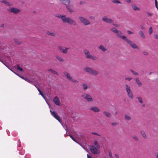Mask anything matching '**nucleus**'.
<instances>
[{"instance_id":"1","label":"nucleus","mask_w":158,"mask_h":158,"mask_svg":"<svg viewBox=\"0 0 158 158\" xmlns=\"http://www.w3.org/2000/svg\"><path fill=\"white\" fill-rule=\"evenodd\" d=\"M57 17L61 19L62 21L64 23H67L70 25H75L76 23L75 21L69 17H67L64 15H60Z\"/></svg>"},{"instance_id":"2","label":"nucleus","mask_w":158,"mask_h":158,"mask_svg":"<svg viewBox=\"0 0 158 158\" xmlns=\"http://www.w3.org/2000/svg\"><path fill=\"white\" fill-rule=\"evenodd\" d=\"M63 74L66 77V78L69 81L75 83H78V81L74 79H73L72 77L71 76L70 74L68 72L66 71L64 72H63Z\"/></svg>"},{"instance_id":"3","label":"nucleus","mask_w":158,"mask_h":158,"mask_svg":"<svg viewBox=\"0 0 158 158\" xmlns=\"http://www.w3.org/2000/svg\"><path fill=\"white\" fill-rule=\"evenodd\" d=\"M78 19L85 26L91 24L89 20L82 16L79 17Z\"/></svg>"},{"instance_id":"4","label":"nucleus","mask_w":158,"mask_h":158,"mask_svg":"<svg viewBox=\"0 0 158 158\" xmlns=\"http://www.w3.org/2000/svg\"><path fill=\"white\" fill-rule=\"evenodd\" d=\"M125 86L126 90L127 93V94L128 96L131 99H133L134 97L132 92L131 91L130 86L127 84H126Z\"/></svg>"},{"instance_id":"5","label":"nucleus","mask_w":158,"mask_h":158,"mask_svg":"<svg viewBox=\"0 0 158 158\" xmlns=\"http://www.w3.org/2000/svg\"><path fill=\"white\" fill-rule=\"evenodd\" d=\"M125 86L126 90L127 93V94L128 96L131 99H133L134 97L132 92L131 91L130 86L127 84H126Z\"/></svg>"},{"instance_id":"6","label":"nucleus","mask_w":158,"mask_h":158,"mask_svg":"<svg viewBox=\"0 0 158 158\" xmlns=\"http://www.w3.org/2000/svg\"><path fill=\"white\" fill-rule=\"evenodd\" d=\"M84 53L85 54L86 57L88 59H91L94 60H95L97 59V57L92 55H90L89 51L87 49H85L84 51Z\"/></svg>"},{"instance_id":"7","label":"nucleus","mask_w":158,"mask_h":158,"mask_svg":"<svg viewBox=\"0 0 158 158\" xmlns=\"http://www.w3.org/2000/svg\"><path fill=\"white\" fill-rule=\"evenodd\" d=\"M7 10L9 12L15 14H18L21 12V10L19 9L14 7H11L8 9Z\"/></svg>"},{"instance_id":"8","label":"nucleus","mask_w":158,"mask_h":158,"mask_svg":"<svg viewBox=\"0 0 158 158\" xmlns=\"http://www.w3.org/2000/svg\"><path fill=\"white\" fill-rule=\"evenodd\" d=\"M127 44H129L134 49H139V47L133 42H132L128 38L125 41Z\"/></svg>"},{"instance_id":"9","label":"nucleus","mask_w":158,"mask_h":158,"mask_svg":"<svg viewBox=\"0 0 158 158\" xmlns=\"http://www.w3.org/2000/svg\"><path fill=\"white\" fill-rule=\"evenodd\" d=\"M98 148L94 146H91L90 149L91 152L94 154H99L100 153V151L97 149Z\"/></svg>"},{"instance_id":"10","label":"nucleus","mask_w":158,"mask_h":158,"mask_svg":"<svg viewBox=\"0 0 158 158\" xmlns=\"http://www.w3.org/2000/svg\"><path fill=\"white\" fill-rule=\"evenodd\" d=\"M81 97L88 102H93V99L92 98L90 95L89 94H85L82 95Z\"/></svg>"},{"instance_id":"11","label":"nucleus","mask_w":158,"mask_h":158,"mask_svg":"<svg viewBox=\"0 0 158 158\" xmlns=\"http://www.w3.org/2000/svg\"><path fill=\"white\" fill-rule=\"evenodd\" d=\"M50 112L51 113V114L60 123L61 120L60 119L59 116L57 115V113L54 111H52L51 110H50Z\"/></svg>"},{"instance_id":"12","label":"nucleus","mask_w":158,"mask_h":158,"mask_svg":"<svg viewBox=\"0 0 158 158\" xmlns=\"http://www.w3.org/2000/svg\"><path fill=\"white\" fill-rule=\"evenodd\" d=\"M102 20L107 23H111L113 22V21L112 19H109L107 16L103 17L102 19Z\"/></svg>"},{"instance_id":"13","label":"nucleus","mask_w":158,"mask_h":158,"mask_svg":"<svg viewBox=\"0 0 158 158\" xmlns=\"http://www.w3.org/2000/svg\"><path fill=\"white\" fill-rule=\"evenodd\" d=\"M116 36L124 40L125 41L127 39V38L124 35H121L122 33L120 31H118V32H116Z\"/></svg>"},{"instance_id":"14","label":"nucleus","mask_w":158,"mask_h":158,"mask_svg":"<svg viewBox=\"0 0 158 158\" xmlns=\"http://www.w3.org/2000/svg\"><path fill=\"white\" fill-rule=\"evenodd\" d=\"M59 49L63 54H66L67 53L69 49V48H65L64 49L62 47L59 46L58 47Z\"/></svg>"},{"instance_id":"15","label":"nucleus","mask_w":158,"mask_h":158,"mask_svg":"<svg viewBox=\"0 0 158 158\" xmlns=\"http://www.w3.org/2000/svg\"><path fill=\"white\" fill-rule=\"evenodd\" d=\"M53 101L54 103L57 105L60 106V103L59 98L57 97H55L53 99Z\"/></svg>"},{"instance_id":"16","label":"nucleus","mask_w":158,"mask_h":158,"mask_svg":"<svg viewBox=\"0 0 158 158\" xmlns=\"http://www.w3.org/2000/svg\"><path fill=\"white\" fill-rule=\"evenodd\" d=\"M60 2L66 5H69L70 1L69 0H59Z\"/></svg>"},{"instance_id":"17","label":"nucleus","mask_w":158,"mask_h":158,"mask_svg":"<svg viewBox=\"0 0 158 158\" xmlns=\"http://www.w3.org/2000/svg\"><path fill=\"white\" fill-rule=\"evenodd\" d=\"M89 110L95 112H98L100 111V110L96 106L91 107L89 108Z\"/></svg>"},{"instance_id":"18","label":"nucleus","mask_w":158,"mask_h":158,"mask_svg":"<svg viewBox=\"0 0 158 158\" xmlns=\"http://www.w3.org/2000/svg\"><path fill=\"white\" fill-rule=\"evenodd\" d=\"M1 2L2 3H4L9 6H12V3H10L6 0H1Z\"/></svg>"},{"instance_id":"19","label":"nucleus","mask_w":158,"mask_h":158,"mask_svg":"<svg viewBox=\"0 0 158 158\" xmlns=\"http://www.w3.org/2000/svg\"><path fill=\"white\" fill-rule=\"evenodd\" d=\"M135 80L136 83H137V84L139 86L141 87L142 86V83L140 81L138 77H136L135 78Z\"/></svg>"},{"instance_id":"20","label":"nucleus","mask_w":158,"mask_h":158,"mask_svg":"<svg viewBox=\"0 0 158 158\" xmlns=\"http://www.w3.org/2000/svg\"><path fill=\"white\" fill-rule=\"evenodd\" d=\"M98 72L94 69H92L90 74L94 76H96L98 74Z\"/></svg>"},{"instance_id":"21","label":"nucleus","mask_w":158,"mask_h":158,"mask_svg":"<svg viewBox=\"0 0 158 158\" xmlns=\"http://www.w3.org/2000/svg\"><path fill=\"white\" fill-rule=\"evenodd\" d=\"M92 69L91 68L88 67L85 68L84 70L85 72L90 74Z\"/></svg>"},{"instance_id":"22","label":"nucleus","mask_w":158,"mask_h":158,"mask_svg":"<svg viewBox=\"0 0 158 158\" xmlns=\"http://www.w3.org/2000/svg\"><path fill=\"white\" fill-rule=\"evenodd\" d=\"M99 48L103 52H105L107 50L106 48L105 47L102 45H100L99 47Z\"/></svg>"},{"instance_id":"23","label":"nucleus","mask_w":158,"mask_h":158,"mask_svg":"<svg viewBox=\"0 0 158 158\" xmlns=\"http://www.w3.org/2000/svg\"><path fill=\"white\" fill-rule=\"evenodd\" d=\"M141 135L145 139H147V136L146 133L144 131H142L140 132Z\"/></svg>"},{"instance_id":"24","label":"nucleus","mask_w":158,"mask_h":158,"mask_svg":"<svg viewBox=\"0 0 158 158\" xmlns=\"http://www.w3.org/2000/svg\"><path fill=\"white\" fill-rule=\"evenodd\" d=\"M47 70L48 71L56 75H58V73H57L54 70H53L52 69H48Z\"/></svg>"},{"instance_id":"25","label":"nucleus","mask_w":158,"mask_h":158,"mask_svg":"<svg viewBox=\"0 0 158 158\" xmlns=\"http://www.w3.org/2000/svg\"><path fill=\"white\" fill-rule=\"evenodd\" d=\"M125 119L128 121H130L131 120V118L128 115L125 114L124 115Z\"/></svg>"},{"instance_id":"26","label":"nucleus","mask_w":158,"mask_h":158,"mask_svg":"<svg viewBox=\"0 0 158 158\" xmlns=\"http://www.w3.org/2000/svg\"><path fill=\"white\" fill-rule=\"evenodd\" d=\"M66 7L68 11L71 13L73 12V11L69 7V5H66Z\"/></svg>"},{"instance_id":"27","label":"nucleus","mask_w":158,"mask_h":158,"mask_svg":"<svg viewBox=\"0 0 158 158\" xmlns=\"http://www.w3.org/2000/svg\"><path fill=\"white\" fill-rule=\"evenodd\" d=\"M132 6L135 10V11L140 10V9L139 8H138L137 6H136V5L133 4V5H132Z\"/></svg>"},{"instance_id":"28","label":"nucleus","mask_w":158,"mask_h":158,"mask_svg":"<svg viewBox=\"0 0 158 158\" xmlns=\"http://www.w3.org/2000/svg\"><path fill=\"white\" fill-rule=\"evenodd\" d=\"M139 35L143 39L145 38V36L142 31H140L139 32Z\"/></svg>"},{"instance_id":"29","label":"nucleus","mask_w":158,"mask_h":158,"mask_svg":"<svg viewBox=\"0 0 158 158\" xmlns=\"http://www.w3.org/2000/svg\"><path fill=\"white\" fill-rule=\"evenodd\" d=\"M103 113L108 118L110 117L111 116L110 113L106 111H104L103 112Z\"/></svg>"},{"instance_id":"30","label":"nucleus","mask_w":158,"mask_h":158,"mask_svg":"<svg viewBox=\"0 0 158 158\" xmlns=\"http://www.w3.org/2000/svg\"><path fill=\"white\" fill-rule=\"evenodd\" d=\"M56 58L60 62H63V59L61 57L58 56V55H56L55 56Z\"/></svg>"},{"instance_id":"31","label":"nucleus","mask_w":158,"mask_h":158,"mask_svg":"<svg viewBox=\"0 0 158 158\" xmlns=\"http://www.w3.org/2000/svg\"><path fill=\"white\" fill-rule=\"evenodd\" d=\"M94 144L95 145L97 148L99 149L100 148V145L97 141H94Z\"/></svg>"},{"instance_id":"32","label":"nucleus","mask_w":158,"mask_h":158,"mask_svg":"<svg viewBox=\"0 0 158 158\" xmlns=\"http://www.w3.org/2000/svg\"><path fill=\"white\" fill-rule=\"evenodd\" d=\"M46 33L48 35H51L52 36H55L56 35V34L54 32H50L48 31L46 32Z\"/></svg>"},{"instance_id":"33","label":"nucleus","mask_w":158,"mask_h":158,"mask_svg":"<svg viewBox=\"0 0 158 158\" xmlns=\"http://www.w3.org/2000/svg\"><path fill=\"white\" fill-rule=\"evenodd\" d=\"M82 86L83 89L84 90H86L88 89L87 85L86 83L83 84Z\"/></svg>"},{"instance_id":"34","label":"nucleus","mask_w":158,"mask_h":158,"mask_svg":"<svg viewBox=\"0 0 158 158\" xmlns=\"http://www.w3.org/2000/svg\"><path fill=\"white\" fill-rule=\"evenodd\" d=\"M112 2L114 3L121 4L120 2L118 0H111Z\"/></svg>"},{"instance_id":"35","label":"nucleus","mask_w":158,"mask_h":158,"mask_svg":"<svg viewBox=\"0 0 158 158\" xmlns=\"http://www.w3.org/2000/svg\"><path fill=\"white\" fill-rule=\"evenodd\" d=\"M130 71L131 72V73L134 75L135 76H138L139 74L138 73L134 71L132 69H130Z\"/></svg>"},{"instance_id":"36","label":"nucleus","mask_w":158,"mask_h":158,"mask_svg":"<svg viewBox=\"0 0 158 158\" xmlns=\"http://www.w3.org/2000/svg\"><path fill=\"white\" fill-rule=\"evenodd\" d=\"M111 30L114 33H116L118 32V30L115 28H111Z\"/></svg>"},{"instance_id":"37","label":"nucleus","mask_w":158,"mask_h":158,"mask_svg":"<svg viewBox=\"0 0 158 158\" xmlns=\"http://www.w3.org/2000/svg\"><path fill=\"white\" fill-rule=\"evenodd\" d=\"M15 42L18 44H20L21 43V42L19 41L18 39H14Z\"/></svg>"},{"instance_id":"38","label":"nucleus","mask_w":158,"mask_h":158,"mask_svg":"<svg viewBox=\"0 0 158 158\" xmlns=\"http://www.w3.org/2000/svg\"><path fill=\"white\" fill-rule=\"evenodd\" d=\"M17 69L18 70L20 71H23V69L22 68L20 67L19 65H17Z\"/></svg>"},{"instance_id":"39","label":"nucleus","mask_w":158,"mask_h":158,"mask_svg":"<svg viewBox=\"0 0 158 158\" xmlns=\"http://www.w3.org/2000/svg\"><path fill=\"white\" fill-rule=\"evenodd\" d=\"M137 99L138 100L139 102L141 103H142L143 102V99L141 97H139L137 98Z\"/></svg>"},{"instance_id":"40","label":"nucleus","mask_w":158,"mask_h":158,"mask_svg":"<svg viewBox=\"0 0 158 158\" xmlns=\"http://www.w3.org/2000/svg\"><path fill=\"white\" fill-rule=\"evenodd\" d=\"M132 137L136 141L138 140V139L136 136L135 135H133L132 136Z\"/></svg>"},{"instance_id":"41","label":"nucleus","mask_w":158,"mask_h":158,"mask_svg":"<svg viewBox=\"0 0 158 158\" xmlns=\"http://www.w3.org/2000/svg\"><path fill=\"white\" fill-rule=\"evenodd\" d=\"M69 136L73 141H74L75 142H77L76 140L73 137V136L71 135H69Z\"/></svg>"},{"instance_id":"42","label":"nucleus","mask_w":158,"mask_h":158,"mask_svg":"<svg viewBox=\"0 0 158 158\" xmlns=\"http://www.w3.org/2000/svg\"><path fill=\"white\" fill-rule=\"evenodd\" d=\"M152 33V27H150L149 28V33L150 35Z\"/></svg>"},{"instance_id":"43","label":"nucleus","mask_w":158,"mask_h":158,"mask_svg":"<svg viewBox=\"0 0 158 158\" xmlns=\"http://www.w3.org/2000/svg\"><path fill=\"white\" fill-rule=\"evenodd\" d=\"M143 55L145 56H147L148 55V52L146 51L143 52Z\"/></svg>"},{"instance_id":"44","label":"nucleus","mask_w":158,"mask_h":158,"mask_svg":"<svg viewBox=\"0 0 158 158\" xmlns=\"http://www.w3.org/2000/svg\"><path fill=\"white\" fill-rule=\"evenodd\" d=\"M155 4L156 7L158 9V3L157 0H155Z\"/></svg>"},{"instance_id":"45","label":"nucleus","mask_w":158,"mask_h":158,"mask_svg":"<svg viewBox=\"0 0 158 158\" xmlns=\"http://www.w3.org/2000/svg\"><path fill=\"white\" fill-rule=\"evenodd\" d=\"M111 124L114 126H115L117 125L118 124L116 122H113L111 123Z\"/></svg>"},{"instance_id":"46","label":"nucleus","mask_w":158,"mask_h":158,"mask_svg":"<svg viewBox=\"0 0 158 158\" xmlns=\"http://www.w3.org/2000/svg\"><path fill=\"white\" fill-rule=\"evenodd\" d=\"M91 133L94 135H97L99 136H100V135H99L95 132H92Z\"/></svg>"},{"instance_id":"47","label":"nucleus","mask_w":158,"mask_h":158,"mask_svg":"<svg viewBox=\"0 0 158 158\" xmlns=\"http://www.w3.org/2000/svg\"><path fill=\"white\" fill-rule=\"evenodd\" d=\"M132 78H128V77H126L125 78V79L126 80H127L128 81H130L132 79Z\"/></svg>"},{"instance_id":"48","label":"nucleus","mask_w":158,"mask_h":158,"mask_svg":"<svg viewBox=\"0 0 158 158\" xmlns=\"http://www.w3.org/2000/svg\"><path fill=\"white\" fill-rule=\"evenodd\" d=\"M147 15L150 16H152V14L149 13V12H147Z\"/></svg>"},{"instance_id":"49","label":"nucleus","mask_w":158,"mask_h":158,"mask_svg":"<svg viewBox=\"0 0 158 158\" xmlns=\"http://www.w3.org/2000/svg\"><path fill=\"white\" fill-rule=\"evenodd\" d=\"M37 89L38 90V91H39V93H40V94H43L42 92V91H41V90L39 88H37Z\"/></svg>"},{"instance_id":"50","label":"nucleus","mask_w":158,"mask_h":158,"mask_svg":"<svg viewBox=\"0 0 158 158\" xmlns=\"http://www.w3.org/2000/svg\"><path fill=\"white\" fill-rule=\"evenodd\" d=\"M89 18L91 19H92V20H94L95 19L94 17V16H92V15L90 16H89Z\"/></svg>"},{"instance_id":"51","label":"nucleus","mask_w":158,"mask_h":158,"mask_svg":"<svg viewBox=\"0 0 158 158\" xmlns=\"http://www.w3.org/2000/svg\"><path fill=\"white\" fill-rule=\"evenodd\" d=\"M109 156L111 158L112 157V153L111 152H109Z\"/></svg>"},{"instance_id":"52","label":"nucleus","mask_w":158,"mask_h":158,"mask_svg":"<svg viewBox=\"0 0 158 158\" xmlns=\"http://www.w3.org/2000/svg\"><path fill=\"white\" fill-rule=\"evenodd\" d=\"M21 77L25 81H28V79L26 77Z\"/></svg>"},{"instance_id":"53","label":"nucleus","mask_w":158,"mask_h":158,"mask_svg":"<svg viewBox=\"0 0 158 158\" xmlns=\"http://www.w3.org/2000/svg\"><path fill=\"white\" fill-rule=\"evenodd\" d=\"M114 156L115 158H119V156L117 154H114Z\"/></svg>"},{"instance_id":"54","label":"nucleus","mask_w":158,"mask_h":158,"mask_svg":"<svg viewBox=\"0 0 158 158\" xmlns=\"http://www.w3.org/2000/svg\"><path fill=\"white\" fill-rule=\"evenodd\" d=\"M127 32L129 34H132L133 33L132 32L129 31H128V30L127 31Z\"/></svg>"},{"instance_id":"55","label":"nucleus","mask_w":158,"mask_h":158,"mask_svg":"<svg viewBox=\"0 0 158 158\" xmlns=\"http://www.w3.org/2000/svg\"><path fill=\"white\" fill-rule=\"evenodd\" d=\"M155 38L156 39H158V35H154Z\"/></svg>"},{"instance_id":"56","label":"nucleus","mask_w":158,"mask_h":158,"mask_svg":"<svg viewBox=\"0 0 158 158\" xmlns=\"http://www.w3.org/2000/svg\"><path fill=\"white\" fill-rule=\"evenodd\" d=\"M27 81L30 83H31L32 82L31 81H30V80L28 79V81Z\"/></svg>"},{"instance_id":"57","label":"nucleus","mask_w":158,"mask_h":158,"mask_svg":"<svg viewBox=\"0 0 158 158\" xmlns=\"http://www.w3.org/2000/svg\"><path fill=\"white\" fill-rule=\"evenodd\" d=\"M141 28L143 30L144 29V28L143 27V26L142 25H140Z\"/></svg>"},{"instance_id":"58","label":"nucleus","mask_w":158,"mask_h":158,"mask_svg":"<svg viewBox=\"0 0 158 158\" xmlns=\"http://www.w3.org/2000/svg\"><path fill=\"white\" fill-rule=\"evenodd\" d=\"M126 1L128 3H130L131 2V1L130 0H126Z\"/></svg>"},{"instance_id":"59","label":"nucleus","mask_w":158,"mask_h":158,"mask_svg":"<svg viewBox=\"0 0 158 158\" xmlns=\"http://www.w3.org/2000/svg\"><path fill=\"white\" fill-rule=\"evenodd\" d=\"M87 156L88 158H92L89 155V154H87Z\"/></svg>"},{"instance_id":"60","label":"nucleus","mask_w":158,"mask_h":158,"mask_svg":"<svg viewBox=\"0 0 158 158\" xmlns=\"http://www.w3.org/2000/svg\"><path fill=\"white\" fill-rule=\"evenodd\" d=\"M113 24L116 27H118V26L117 24Z\"/></svg>"},{"instance_id":"61","label":"nucleus","mask_w":158,"mask_h":158,"mask_svg":"<svg viewBox=\"0 0 158 158\" xmlns=\"http://www.w3.org/2000/svg\"><path fill=\"white\" fill-rule=\"evenodd\" d=\"M156 157L157 158H158V152L156 153Z\"/></svg>"},{"instance_id":"62","label":"nucleus","mask_w":158,"mask_h":158,"mask_svg":"<svg viewBox=\"0 0 158 158\" xmlns=\"http://www.w3.org/2000/svg\"><path fill=\"white\" fill-rule=\"evenodd\" d=\"M4 26V24H2L1 25V27H3Z\"/></svg>"},{"instance_id":"63","label":"nucleus","mask_w":158,"mask_h":158,"mask_svg":"<svg viewBox=\"0 0 158 158\" xmlns=\"http://www.w3.org/2000/svg\"><path fill=\"white\" fill-rule=\"evenodd\" d=\"M41 96H42L44 98V96L43 94H41Z\"/></svg>"},{"instance_id":"64","label":"nucleus","mask_w":158,"mask_h":158,"mask_svg":"<svg viewBox=\"0 0 158 158\" xmlns=\"http://www.w3.org/2000/svg\"><path fill=\"white\" fill-rule=\"evenodd\" d=\"M118 113V112L117 111H116L114 113V114L115 115H116Z\"/></svg>"}]
</instances>
